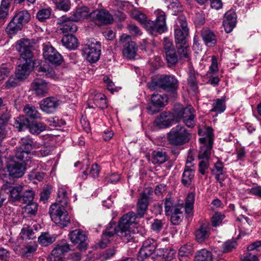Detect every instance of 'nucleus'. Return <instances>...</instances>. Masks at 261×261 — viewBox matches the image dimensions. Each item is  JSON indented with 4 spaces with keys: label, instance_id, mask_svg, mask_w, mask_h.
<instances>
[{
    "label": "nucleus",
    "instance_id": "48",
    "mask_svg": "<svg viewBox=\"0 0 261 261\" xmlns=\"http://www.w3.org/2000/svg\"><path fill=\"white\" fill-rule=\"evenodd\" d=\"M225 218L224 214L221 213H215L211 217V223L213 227H217L222 224L223 220Z\"/></svg>",
    "mask_w": 261,
    "mask_h": 261
},
{
    "label": "nucleus",
    "instance_id": "57",
    "mask_svg": "<svg viewBox=\"0 0 261 261\" xmlns=\"http://www.w3.org/2000/svg\"><path fill=\"white\" fill-rule=\"evenodd\" d=\"M27 204L23 208V212L30 215H35L37 211V204L33 202Z\"/></svg>",
    "mask_w": 261,
    "mask_h": 261
},
{
    "label": "nucleus",
    "instance_id": "44",
    "mask_svg": "<svg viewBox=\"0 0 261 261\" xmlns=\"http://www.w3.org/2000/svg\"><path fill=\"white\" fill-rule=\"evenodd\" d=\"M56 238L47 232L43 233L38 238L39 243L43 246H47L55 242Z\"/></svg>",
    "mask_w": 261,
    "mask_h": 261
},
{
    "label": "nucleus",
    "instance_id": "2",
    "mask_svg": "<svg viewBox=\"0 0 261 261\" xmlns=\"http://www.w3.org/2000/svg\"><path fill=\"white\" fill-rule=\"evenodd\" d=\"M15 47L20 54V63L16 68L15 76L17 79L23 80L30 74L33 67L30 41L27 39H21L17 41Z\"/></svg>",
    "mask_w": 261,
    "mask_h": 261
},
{
    "label": "nucleus",
    "instance_id": "29",
    "mask_svg": "<svg viewBox=\"0 0 261 261\" xmlns=\"http://www.w3.org/2000/svg\"><path fill=\"white\" fill-rule=\"evenodd\" d=\"M91 12L90 11L89 9L86 7H82L76 9L72 12L71 16V19L72 21H78L86 18H90V14Z\"/></svg>",
    "mask_w": 261,
    "mask_h": 261
},
{
    "label": "nucleus",
    "instance_id": "59",
    "mask_svg": "<svg viewBox=\"0 0 261 261\" xmlns=\"http://www.w3.org/2000/svg\"><path fill=\"white\" fill-rule=\"evenodd\" d=\"M43 174L39 172L34 171L31 172L29 175V180L32 181L33 182L36 184L37 181H41L43 178Z\"/></svg>",
    "mask_w": 261,
    "mask_h": 261
},
{
    "label": "nucleus",
    "instance_id": "19",
    "mask_svg": "<svg viewBox=\"0 0 261 261\" xmlns=\"http://www.w3.org/2000/svg\"><path fill=\"white\" fill-rule=\"evenodd\" d=\"M7 171L9 172V176L5 178L8 181L10 177L19 178L23 176L24 173L25 167L22 163L12 161L9 163L7 166Z\"/></svg>",
    "mask_w": 261,
    "mask_h": 261
},
{
    "label": "nucleus",
    "instance_id": "7",
    "mask_svg": "<svg viewBox=\"0 0 261 261\" xmlns=\"http://www.w3.org/2000/svg\"><path fill=\"white\" fill-rule=\"evenodd\" d=\"M101 48L100 42L96 39L91 38L87 40L83 48L86 60L90 63L96 62L101 55Z\"/></svg>",
    "mask_w": 261,
    "mask_h": 261
},
{
    "label": "nucleus",
    "instance_id": "58",
    "mask_svg": "<svg viewBox=\"0 0 261 261\" xmlns=\"http://www.w3.org/2000/svg\"><path fill=\"white\" fill-rule=\"evenodd\" d=\"M51 12L49 9H42L40 10L37 14V17L41 21H43L48 18L50 16Z\"/></svg>",
    "mask_w": 261,
    "mask_h": 261
},
{
    "label": "nucleus",
    "instance_id": "46",
    "mask_svg": "<svg viewBox=\"0 0 261 261\" xmlns=\"http://www.w3.org/2000/svg\"><path fill=\"white\" fill-rule=\"evenodd\" d=\"M38 71L39 72H43L42 75H45L47 77L52 78L54 79H55L57 77L54 70L47 65L40 66L38 68Z\"/></svg>",
    "mask_w": 261,
    "mask_h": 261
},
{
    "label": "nucleus",
    "instance_id": "34",
    "mask_svg": "<svg viewBox=\"0 0 261 261\" xmlns=\"http://www.w3.org/2000/svg\"><path fill=\"white\" fill-rule=\"evenodd\" d=\"M201 35L203 40L207 46L211 47L214 46L216 43V36L211 31L209 30H203Z\"/></svg>",
    "mask_w": 261,
    "mask_h": 261
},
{
    "label": "nucleus",
    "instance_id": "25",
    "mask_svg": "<svg viewBox=\"0 0 261 261\" xmlns=\"http://www.w3.org/2000/svg\"><path fill=\"white\" fill-rule=\"evenodd\" d=\"M237 15L233 11L229 10L224 16L223 25L227 33H230L236 26Z\"/></svg>",
    "mask_w": 261,
    "mask_h": 261
},
{
    "label": "nucleus",
    "instance_id": "64",
    "mask_svg": "<svg viewBox=\"0 0 261 261\" xmlns=\"http://www.w3.org/2000/svg\"><path fill=\"white\" fill-rule=\"evenodd\" d=\"M48 124L51 127L60 126L62 123V120H60L57 117H50L46 119Z\"/></svg>",
    "mask_w": 261,
    "mask_h": 261
},
{
    "label": "nucleus",
    "instance_id": "15",
    "mask_svg": "<svg viewBox=\"0 0 261 261\" xmlns=\"http://www.w3.org/2000/svg\"><path fill=\"white\" fill-rule=\"evenodd\" d=\"M74 21L71 19L70 17L63 16L58 20V29L61 31V33L65 34L75 33L77 28Z\"/></svg>",
    "mask_w": 261,
    "mask_h": 261
},
{
    "label": "nucleus",
    "instance_id": "50",
    "mask_svg": "<svg viewBox=\"0 0 261 261\" xmlns=\"http://www.w3.org/2000/svg\"><path fill=\"white\" fill-rule=\"evenodd\" d=\"M238 246L237 241L234 240H228L223 244L222 253H226L232 251Z\"/></svg>",
    "mask_w": 261,
    "mask_h": 261
},
{
    "label": "nucleus",
    "instance_id": "53",
    "mask_svg": "<svg viewBox=\"0 0 261 261\" xmlns=\"http://www.w3.org/2000/svg\"><path fill=\"white\" fill-rule=\"evenodd\" d=\"M34 193L31 190L25 191L21 196V201L24 203L32 202L34 199Z\"/></svg>",
    "mask_w": 261,
    "mask_h": 261
},
{
    "label": "nucleus",
    "instance_id": "6",
    "mask_svg": "<svg viewBox=\"0 0 261 261\" xmlns=\"http://www.w3.org/2000/svg\"><path fill=\"white\" fill-rule=\"evenodd\" d=\"M191 138V133L180 124L172 127L167 134L169 142L175 145L184 144L188 142Z\"/></svg>",
    "mask_w": 261,
    "mask_h": 261
},
{
    "label": "nucleus",
    "instance_id": "55",
    "mask_svg": "<svg viewBox=\"0 0 261 261\" xmlns=\"http://www.w3.org/2000/svg\"><path fill=\"white\" fill-rule=\"evenodd\" d=\"M160 250L162 253L160 255L166 260H170L174 256L175 251L171 248H162Z\"/></svg>",
    "mask_w": 261,
    "mask_h": 261
},
{
    "label": "nucleus",
    "instance_id": "20",
    "mask_svg": "<svg viewBox=\"0 0 261 261\" xmlns=\"http://www.w3.org/2000/svg\"><path fill=\"white\" fill-rule=\"evenodd\" d=\"M31 89L37 96L42 97L48 93V84L44 80L37 79L31 84Z\"/></svg>",
    "mask_w": 261,
    "mask_h": 261
},
{
    "label": "nucleus",
    "instance_id": "62",
    "mask_svg": "<svg viewBox=\"0 0 261 261\" xmlns=\"http://www.w3.org/2000/svg\"><path fill=\"white\" fill-rule=\"evenodd\" d=\"M115 254V250L114 248L108 249L100 254V259L104 261L110 259Z\"/></svg>",
    "mask_w": 261,
    "mask_h": 261
},
{
    "label": "nucleus",
    "instance_id": "9",
    "mask_svg": "<svg viewBox=\"0 0 261 261\" xmlns=\"http://www.w3.org/2000/svg\"><path fill=\"white\" fill-rule=\"evenodd\" d=\"M174 30L176 43L186 42V38L189 33V28L185 16L180 15L176 18L174 25Z\"/></svg>",
    "mask_w": 261,
    "mask_h": 261
},
{
    "label": "nucleus",
    "instance_id": "3",
    "mask_svg": "<svg viewBox=\"0 0 261 261\" xmlns=\"http://www.w3.org/2000/svg\"><path fill=\"white\" fill-rule=\"evenodd\" d=\"M198 135L203 137L199 138L200 148L198 154V158L203 159L199 163V171L202 174H205V170L209 166L208 159L211 153V150L213 144V132L211 127H206L203 130L198 129Z\"/></svg>",
    "mask_w": 261,
    "mask_h": 261
},
{
    "label": "nucleus",
    "instance_id": "4",
    "mask_svg": "<svg viewBox=\"0 0 261 261\" xmlns=\"http://www.w3.org/2000/svg\"><path fill=\"white\" fill-rule=\"evenodd\" d=\"M31 19V15L27 10L15 12L14 16L7 25L6 29L9 35H14L27 24Z\"/></svg>",
    "mask_w": 261,
    "mask_h": 261
},
{
    "label": "nucleus",
    "instance_id": "11",
    "mask_svg": "<svg viewBox=\"0 0 261 261\" xmlns=\"http://www.w3.org/2000/svg\"><path fill=\"white\" fill-rule=\"evenodd\" d=\"M130 40V36L125 34H122L120 38V42L125 43L122 51L123 55L128 59H134L138 50L136 43Z\"/></svg>",
    "mask_w": 261,
    "mask_h": 261
},
{
    "label": "nucleus",
    "instance_id": "1",
    "mask_svg": "<svg viewBox=\"0 0 261 261\" xmlns=\"http://www.w3.org/2000/svg\"><path fill=\"white\" fill-rule=\"evenodd\" d=\"M137 217L135 213L132 212L123 215L117 226L115 223L111 222L102 234L100 247H105L110 241V239L114 234H117L126 242L133 239L134 234L138 232L136 222Z\"/></svg>",
    "mask_w": 261,
    "mask_h": 261
},
{
    "label": "nucleus",
    "instance_id": "12",
    "mask_svg": "<svg viewBox=\"0 0 261 261\" xmlns=\"http://www.w3.org/2000/svg\"><path fill=\"white\" fill-rule=\"evenodd\" d=\"M6 174H3L1 175V178L3 180L5 184L3 186V189L9 193L10 200L15 201H21V192L22 190V187L19 185L11 187V183L7 180L5 178H7Z\"/></svg>",
    "mask_w": 261,
    "mask_h": 261
},
{
    "label": "nucleus",
    "instance_id": "36",
    "mask_svg": "<svg viewBox=\"0 0 261 261\" xmlns=\"http://www.w3.org/2000/svg\"><path fill=\"white\" fill-rule=\"evenodd\" d=\"M168 102V97L165 94H154L151 96L152 104L162 108L164 107Z\"/></svg>",
    "mask_w": 261,
    "mask_h": 261
},
{
    "label": "nucleus",
    "instance_id": "27",
    "mask_svg": "<svg viewBox=\"0 0 261 261\" xmlns=\"http://www.w3.org/2000/svg\"><path fill=\"white\" fill-rule=\"evenodd\" d=\"M164 207L166 215H170L174 212L184 209V203H175L172 199L167 198L164 202Z\"/></svg>",
    "mask_w": 261,
    "mask_h": 261
},
{
    "label": "nucleus",
    "instance_id": "60",
    "mask_svg": "<svg viewBox=\"0 0 261 261\" xmlns=\"http://www.w3.org/2000/svg\"><path fill=\"white\" fill-rule=\"evenodd\" d=\"M24 120L28 122V121L24 116H21L17 118L14 123V127L17 128L19 131L23 130L25 126Z\"/></svg>",
    "mask_w": 261,
    "mask_h": 261
},
{
    "label": "nucleus",
    "instance_id": "63",
    "mask_svg": "<svg viewBox=\"0 0 261 261\" xmlns=\"http://www.w3.org/2000/svg\"><path fill=\"white\" fill-rule=\"evenodd\" d=\"M163 221L159 219L154 220L151 226V229L155 232H159L163 227Z\"/></svg>",
    "mask_w": 261,
    "mask_h": 261
},
{
    "label": "nucleus",
    "instance_id": "51",
    "mask_svg": "<svg viewBox=\"0 0 261 261\" xmlns=\"http://www.w3.org/2000/svg\"><path fill=\"white\" fill-rule=\"evenodd\" d=\"M10 4L5 0H2L0 6L1 19H4L8 16Z\"/></svg>",
    "mask_w": 261,
    "mask_h": 261
},
{
    "label": "nucleus",
    "instance_id": "33",
    "mask_svg": "<svg viewBox=\"0 0 261 261\" xmlns=\"http://www.w3.org/2000/svg\"><path fill=\"white\" fill-rule=\"evenodd\" d=\"M61 41L63 45L67 48L74 49L77 47V40L76 38L72 35H64Z\"/></svg>",
    "mask_w": 261,
    "mask_h": 261
},
{
    "label": "nucleus",
    "instance_id": "61",
    "mask_svg": "<svg viewBox=\"0 0 261 261\" xmlns=\"http://www.w3.org/2000/svg\"><path fill=\"white\" fill-rule=\"evenodd\" d=\"M36 250V248L35 246L28 245L25 246L22 249V252L17 251V250L14 249V250L17 254H22V256H28L29 254L35 252Z\"/></svg>",
    "mask_w": 261,
    "mask_h": 261
},
{
    "label": "nucleus",
    "instance_id": "35",
    "mask_svg": "<svg viewBox=\"0 0 261 261\" xmlns=\"http://www.w3.org/2000/svg\"><path fill=\"white\" fill-rule=\"evenodd\" d=\"M23 111L25 115L30 119H35L41 118V114L38 112L37 108L31 105H26Z\"/></svg>",
    "mask_w": 261,
    "mask_h": 261
},
{
    "label": "nucleus",
    "instance_id": "13",
    "mask_svg": "<svg viewBox=\"0 0 261 261\" xmlns=\"http://www.w3.org/2000/svg\"><path fill=\"white\" fill-rule=\"evenodd\" d=\"M43 56L44 59L55 65H60L62 61L61 55L49 43L43 45Z\"/></svg>",
    "mask_w": 261,
    "mask_h": 261
},
{
    "label": "nucleus",
    "instance_id": "14",
    "mask_svg": "<svg viewBox=\"0 0 261 261\" xmlns=\"http://www.w3.org/2000/svg\"><path fill=\"white\" fill-rule=\"evenodd\" d=\"M156 247L155 241L152 239H148L145 240L137 256V259L139 261H143L147 258L154 252Z\"/></svg>",
    "mask_w": 261,
    "mask_h": 261
},
{
    "label": "nucleus",
    "instance_id": "45",
    "mask_svg": "<svg viewBox=\"0 0 261 261\" xmlns=\"http://www.w3.org/2000/svg\"><path fill=\"white\" fill-rule=\"evenodd\" d=\"M178 53L181 58L186 59L189 58L190 54V47L186 44V42L184 43H177Z\"/></svg>",
    "mask_w": 261,
    "mask_h": 261
},
{
    "label": "nucleus",
    "instance_id": "17",
    "mask_svg": "<svg viewBox=\"0 0 261 261\" xmlns=\"http://www.w3.org/2000/svg\"><path fill=\"white\" fill-rule=\"evenodd\" d=\"M61 103V101L57 97H49L41 100L39 106L43 112L50 114L55 112Z\"/></svg>",
    "mask_w": 261,
    "mask_h": 261
},
{
    "label": "nucleus",
    "instance_id": "30",
    "mask_svg": "<svg viewBox=\"0 0 261 261\" xmlns=\"http://www.w3.org/2000/svg\"><path fill=\"white\" fill-rule=\"evenodd\" d=\"M89 100L93 101L95 106L100 109H103L107 107L106 97L102 93L96 92L91 93Z\"/></svg>",
    "mask_w": 261,
    "mask_h": 261
},
{
    "label": "nucleus",
    "instance_id": "43",
    "mask_svg": "<svg viewBox=\"0 0 261 261\" xmlns=\"http://www.w3.org/2000/svg\"><path fill=\"white\" fill-rule=\"evenodd\" d=\"M29 128L31 134L38 135L46 130V125L42 122H34L29 125Z\"/></svg>",
    "mask_w": 261,
    "mask_h": 261
},
{
    "label": "nucleus",
    "instance_id": "22",
    "mask_svg": "<svg viewBox=\"0 0 261 261\" xmlns=\"http://www.w3.org/2000/svg\"><path fill=\"white\" fill-rule=\"evenodd\" d=\"M159 86L167 91H174L178 87V81L173 75H165L159 80Z\"/></svg>",
    "mask_w": 261,
    "mask_h": 261
},
{
    "label": "nucleus",
    "instance_id": "16",
    "mask_svg": "<svg viewBox=\"0 0 261 261\" xmlns=\"http://www.w3.org/2000/svg\"><path fill=\"white\" fill-rule=\"evenodd\" d=\"M69 238L71 242L74 244H78L80 250H85L87 248V244L86 242L87 236L85 233L80 229H75L69 232Z\"/></svg>",
    "mask_w": 261,
    "mask_h": 261
},
{
    "label": "nucleus",
    "instance_id": "10",
    "mask_svg": "<svg viewBox=\"0 0 261 261\" xmlns=\"http://www.w3.org/2000/svg\"><path fill=\"white\" fill-rule=\"evenodd\" d=\"M177 116L187 127L193 128L195 126L196 122V112L192 106L189 105L182 108L177 113Z\"/></svg>",
    "mask_w": 261,
    "mask_h": 261
},
{
    "label": "nucleus",
    "instance_id": "21",
    "mask_svg": "<svg viewBox=\"0 0 261 261\" xmlns=\"http://www.w3.org/2000/svg\"><path fill=\"white\" fill-rule=\"evenodd\" d=\"M164 47L167 63L170 66L175 65L177 62V56L174 46L169 39L164 38Z\"/></svg>",
    "mask_w": 261,
    "mask_h": 261
},
{
    "label": "nucleus",
    "instance_id": "18",
    "mask_svg": "<svg viewBox=\"0 0 261 261\" xmlns=\"http://www.w3.org/2000/svg\"><path fill=\"white\" fill-rule=\"evenodd\" d=\"M90 19L98 24H108L113 21L111 15L107 11L96 10L91 12Z\"/></svg>",
    "mask_w": 261,
    "mask_h": 261
},
{
    "label": "nucleus",
    "instance_id": "40",
    "mask_svg": "<svg viewBox=\"0 0 261 261\" xmlns=\"http://www.w3.org/2000/svg\"><path fill=\"white\" fill-rule=\"evenodd\" d=\"M168 159L166 153L163 151H154L152 152V162L154 164H163Z\"/></svg>",
    "mask_w": 261,
    "mask_h": 261
},
{
    "label": "nucleus",
    "instance_id": "42",
    "mask_svg": "<svg viewBox=\"0 0 261 261\" xmlns=\"http://www.w3.org/2000/svg\"><path fill=\"white\" fill-rule=\"evenodd\" d=\"M195 261H213L212 253L205 249H202L197 252Z\"/></svg>",
    "mask_w": 261,
    "mask_h": 261
},
{
    "label": "nucleus",
    "instance_id": "23",
    "mask_svg": "<svg viewBox=\"0 0 261 261\" xmlns=\"http://www.w3.org/2000/svg\"><path fill=\"white\" fill-rule=\"evenodd\" d=\"M174 120L173 114L169 112H162L158 117L154 123L155 125L161 128H164L170 127Z\"/></svg>",
    "mask_w": 261,
    "mask_h": 261
},
{
    "label": "nucleus",
    "instance_id": "56",
    "mask_svg": "<svg viewBox=\"0 0 261 261\" xmlns=\"http://www.w3.org/2000/svg\"><path fill=\"white\" fill-rule=\"evenodd\" d=\"M20 237L22 239H33L34 237V233L33 230L30 227L23 228L19 234Z\"/></svg>",
    "mask_w": 261,
    "mask_h": 261
},
{
    "label": "nucleus",
    "instance_id": "54",
    "mask_svg": "<svg viewBox=\"0 0 261 261\" xmlns=\"http://www.w3.org/2000/svg\"><path fill=\"white\" fill-rule=\"evenodd\" d=\"M184 209L174 212L171 215V222L174 225L179 224L182 221Z\"/></svg>",
    "mask_w": 261,
    "mask_h": 261
},
{
    "label": "nucleus",
    "instance_id": "32",
    "mask_svg": "<svg viewBox=\"0 0 261 261\" xmlns=\"http://www.w3.org/2000/svg\"><path fill=\"white\" fill-rule=\"evenodd\" d=\"M148 204V197L145 193H142L137 204V214L142 217L145 214Z\"/></svg>",
    "mask_w": 261,
    "mask_h": 261
},
{
    "label": "nucleus",
    "instance_id": "5",
    "mask_svg": "<svg viewBox=\"0 0 261 261\" xmlns=\"http://www.w3.org/2000/svg\"><path fill=\"white\" fill-rule=\"evenodd\" d=\"M154 14L156 16L155 20H149L145 25V29L151 35L156 36L158 34H162L167 30L166 15L161 9L155 10Z\"/></svg>",
    "mask_w": 261,
    "mask_h": 261
},
{
    "label": "nucleus",
    "instance_id": "37",
    "mask_svg": "<svg viewBox=\"0 0 261 261\" xmlns=\"http://www.w3.org/2000/svg\"><path fill=\"white\" fill-rule=\"evenodd\" d=\"M188 162H187L186 164H188ZM194 176V170L193 169L190 168L188 167V165H186L185 169L184 171V173L182 174V179L181 181L182 183L184 185H189L192 179L193 178Z\"/></svg>",
    "mask_w": 261,
    "mask_h": 261
},
{
    "label": "nucleus",
    "instance_id": "28",
    "mask_svg": "<svg viewBox=\"0 0 261 261\" xmlns=\"http://www.w3.org/2000/svg\"><path fill=\"white\" fill-rule=\"evenodd\" d=\"M197 242L202 243L208 239L210 235V228L207 223H202L195 232Z\"/></svg>",
    "mask_w": 261,
    "mask_h": 261
},
{
    "label": "nucleus",
    "instance_id": "52",
    "mask_svg": "<svg viewBox=\"0 0 261 261\" xmlns=\"http://www.w3.org/2000/svg\"><path fill=\"white\" fill-rule=\"evenodd\" d=\"M192 247L190 244H186L182 246L179 249V259L181 260V257H187L191 254Z\"/></svg>",
    "mask_w": 261,
    "mask_h": 261
},
{
    "label": "nucleus",
    "instance_id": "47",
    "mask_svg": "<svg viewBox=\"0 0 261 261\" xmlns=\"http://www.w3.org/2000/svg\"><path fill=\"white\" fill-rule=\"evenodd\" d=\"M188 83L191 89L195 91L197 88V83L196 77V73L194 70L190 69L189 72Z\"/></svg>",
    "mask_w": 261,
    "mask_h": 261
},
{
    "label": "nucleus",
    "instance_id": "24",
    "mask_svg": "<svg viewBox=\"0 0 261 261\" xmlns=\"http://www.w3.org/2000/svg\"><path fill=\"white\" fill-rule=\"evenodd\" d=\"M70 193V190L65 186H62L59 188L56 201L52 205H58L62 207H68V195Z\"/></svg>",
    "mask_w": 261,
    "mask_h": 261
},
{
    "label": "nucleus",
    "instance_id": "41",
    "mask_svg": "<svg viewBox=\"0 0 261 261\" xmlns=\"http://www.w3.org/2000/svg\"><path fill=\"white\" fill-rule=\"evenodd\" d=\"M15 157L16 159L23 162L28 161L31 159V152L22 147H18L16 149Z\"/></svg>",
    "mask_w": 261,
    "mask_h": 261
},
{
    "label": "nucleus",
    "instance_id": "38",
    "mask_svg": "<svg viewBox=\"0 0 261 261\" xmlns=\"http://www.w3.org/2000/svg\"><path fill=\"white\" fill-rule=\"evenodd\" d=\"M213 108L211 111L215 112L217 113H221L223 112L226 108L225 99L224 98H218L213 100Z\"/></svg>",
    "mask_w": 261,
    "mask_h": 261
},
{
    "label": "nucleus",
    "instance_id": "49",
    "mask_svg": "<svg viewBox=\"0 0 261 261\" xmlns=\"http://www.w3.org/2000/svg\"><path fill=\"white\" fill-rule=\"evenodd\" d=\"M132 16L135 19L138 21L141 24H143L144 28L146 23H147L149 20L147 19L146 16L144 14L140 11H133L132 13Z\"/></svg>",
    "mask_w": 261,
    "mask_h": 261
},
{
    "label": "nucleus",
    "instance_id": "31",
    "mask_svg": "<svg viewBox=\"0 0 261 261\" xmlns=\"http://www.w3.org/2000/svg\"><path fill=\"white\" fill-rule=\"evenodd\" d=\"M20 147H22L23 149L31 151L34 148H38L41 144L36 141H34L30 136H25L22 138L19 141Z\"/></svg>",
    "mask_w": 261,
    "mask_h": 261
},
{
    "label": "nucleus",
    "instance_id": "39",
    "mask_svg": "<svg viewBox=\"0 0 261 261\" xmlns=\"http://www.w3.org/2000/svg\"><path fill=\"white\" fill-rule=\"evenodd\" d=\"M194 201L195 194L193 193H189L187 196L185 203H184V210L186 213L190 214L192 213Z\"/></svg>",
    "mask_w": 261,
    "mask_h": 261
},
{
    "label": "nucleus",
    "instance_id": "26",
    "mask_svg": "<svg viewBox=\"0 0 261 261\" xmlns=\"http://www.w3.org/2000/svg\"><path fill=\"white\" fill-rule=\"evenodd\" d=\"M70 249V245L66 241H63L59 243L51 252V255L54 257V261H63L61 256L68 252Z\"/></svg>",
    "mask_w": 261,
    "mask_h": 261
},
{
    "label": "nucleus",
    "instance_id": "8",
    "mask_svg": "<svg viewBox=\"0 0 261 261\" xmlns=\"http://www.w3.org/2000/svg\"><path fill=\"white\" fill-rule=\"evenodd\" d=\"M67 207H62L58 205H51L49 208V215L52 221L62 227L67 226L70 221L67 212Z\"/></svg>",
    "mask_w": 261,
    "mask_h": 261
}]
</instances>
